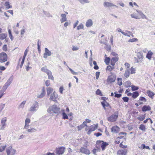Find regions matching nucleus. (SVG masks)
<instances>
[{
    "mask_svg": "<svg viewBox=\"0 0 155 155\" xmlns=\"http://www.w3.org/2000/svg\"><path fill=\"white\" fill-rule=\"evenodd\" d=\"M84 28V25L82 23L80 24L77 27V29L78 30H80L81 29H83Z\"/></svg>",
    "mask_w": 155,
    "mask_h": 155,
    "instance_id": "45",
    "label": "nucleus"
},
{
    "mask_svg": "<svg viewBox=\"0 0 155 155\" xmlns=\"http://www.w3.org/2000/svg\"><path fill=\"white\" fill-rule=\"evenodd\" d=\"M45 84L47 86H49L50 84V81L48 80H47L45 82Z\"/></svg>",
    "mask_w": 155,
    "mask_h": 155,
    "instance_id": "58",
    "label": "nucleus"
},
{
    "mask_svg": "<svg viewBox=\"0 0 155 155\" xmlns=\"http://www.w3.org/2000/svg\"><path fill=\"white\" fill-rule=\"evenodd\" d=\"M6 147V145H5L4 146H0V152L3 151L5 149Z\"/></svg>",
    "mask_w": 155,
    "mask_h": 155,
    "instance_id": "43",
    "label": "nucleus"
},
{
    "mask_svg": "<svg viewBox=\"0 0 155 155\" xmlns=\"http://www.w3.org/2000/svg\"><path fill=\"white\" fill-rule=\"evenodd\" d=\"M153 54V53L151 51H149L147 54L146 58L150 60Z\"/></svg>",
    "mask_w": 155,
    "mask_h": 155,
    "instance_id": "27",
    "label": "nucleus"
},
{
    "mask_svg": "<svg viewBox=\"0 0 155 155\" xmlns=\"http://www.w3.org/2000/svg\"><path fill=\"white\" fill-rule=\"evenodd\" d=\"M137 56L139 60V61H137V62H140V63H142L143 58V54L140 52H138L137 54Z\"/></svg>",
    "mask_w": 155,
    "mask_h": 155,
    "instance_id": "13",
    "label": "nucleus"
},
{
    "mask_svg": "<svg viewBox=\"0 0 155 155\" xmlns=\"http://www.w3.org/2000/svg\"><path fill=\"white\" fill-rule=\"evenodd\" d=\"M118 60V57H115L112 58L111 60V64L112 66H114L115 62L117 61Z\"/></svg>",
    "mask_w": 155,
    "mask_h": 155,
    "instance_id": "20",
    "label": "nucleus"
},
{
    "mask_svg": "<svg viewBox=\"0 0 155 155\" xmlns=\"http://www.w3.org/2000/svg\"><path fill=\"white\" fill-rule=\"evenodd\" d=\"M3 50L5 51H6L7 50V45H4L3 47Z\"/></svg>",
    "mask_w": 155,
    "mask_h": 155,
    "instance_id": "62",
    "label": "nucleus"
},
{
    "mask_svg": "<svg viewBox=\"0 0 155 155\" xmlns=\"http://www.w3.org/2000/svg\"><path fill=\"white\" fill-rule=\"evenodd\" d=\"M120 131V128L117 126H114L111 128V132L114 133H117Z\"/></svg>",
    "mask_w": 155,
    "mask_h": 155,
    "instance_id": "14",
    "label": "nucleus"
},
{
    "mask_svg": "<svg viewBox=\"0 0 155 155\" xmlns=\"http://www.w3.org/2000/svg\"><path fill=\"white\" fill-rule=\"evenodd\" d=\"M25 129L27 130V132H25V133H29L31 134L36 131V129L33 127H30L29 129L28 128V129Z\"/></svg>",
    "mask_w": 155,
    "mask_h": 155,
    "instance_id": "23",
    "label": "nucleus"
},
{
    "mask_svg": "<svg viewBox=\"0 0 155 155\" xmlns=\"http://www.w3.org/2000/svg\"><path fill=\"white\" fill-rule=\"evenodd\" d=\"M124 102H127L128 101L129 98L127 97H124L122 98Z\"/></svg>",
    "mask_w": 155,
    "mask_h": 155,
    "instance_id": "59",
    "label": "nucleus"
},
{
    "mask_svg": "<svg viewBox=\"0 0 155 155\" xmlns=\"http://www.w3.org/2000/svg\"><path fill=\"white\" fill-rule=\"evenodd\" d=\"M53 90L51 87H48L47 88V93L48 95H49L51 93L53 92Z\"/></svg>",
    "mask_w": 155,
    "mask_h": 155,
    "instance_id": "30",
    "label": "nucleus"
},
{
    "mask_svg": "<svg viewBox=\"0 0 155 155\" xmlns=\"http://www.w3.org/2000/svg\"><path fill=\"white\" fill-rule=\"evenodd\" d=\"M114 68V66H111L110 65H108L107 66L106 70L110 71H111Z\"/></svg>",
    "mask_w": 155,
    "mask_h": 155,
    "instance_id": "34",
    "label": "nucleus"
},
{
    "mask_svg": "<svg viewBox=\"0 0 155 155\" xmlns=\"http://www.w3.org/2000/svg\"><path fill=\"white\" fill-rule=\"evenodd\" d=\"M61 114L63 116V119H67L68 118V115L64 112H63Z\"/></svg>",
    "mask_w": 155,
    "mask_h": 155,
    "instance_id": "41",
    "label": "nucleus"
},
{
    "mask_svg": "<svg viewBox=\"0 0 155 155\" xmlns=\"http://www.w3.org/2000/svg\"><path fill=\"white\" fill-rule=\"evenodd\" d=\"M43 13L44 14L46 15L47 17H52V15H51L48 12L44 11Z\"/></svg>",
    "mask_w": 155,
    "mask_h": 155,
    "instance_id": "42",
    "label": "nucleus"
},
{
    "mask_svg": "<svg viewBox=\"0 0 155 155\" xmlns=\"http://www.w3.org/2000/svg\"><path fill=\"white\" fill-rule=\"evenodd\" d=\"M97 143H101V142H102V143L101 144V149L102 150H105V148L108 145V143L106 142H103V141H97Z\"/></svg>",
    "mask_w": 155,
    "mask_h": 155,
    "instance_id": "15",
    "label": "nucleus"
},
{
    "mask_svg": "<svg viewBox=\"0 0 155 155\" xmlns=\"http://www.w3.org/2000/svg\"><path fill=\"white\" fill-rule=\"evenodd\" d=\"M151 110V108L149 106L146 105L144 106L142 108V110L143 111H145L149 110Z\"/></svg>",
    "mask_w": 155,
    "mask_h": 155,
    "instance_id": "29",
    "label": "nucleus"
},
{
    "mask_svg": "<svg viewBox=\"0 0 155 155\" xmlns=\"http://www.w3.org/2000/svg\"><path fill=\"white\" fill-rule=\"evenodd\" d=\"M7 37V34L5 33L0 34V39L3 40Z\"/></svg>",
    "mask_w": 155,
    "mask_h": 155,
    "instance_id": "33",
    "label": "nucleus"
},
{
    "mask_svg": "<svg viewBox=\"0 0 155 155\" xmlns=\"http://www.w3.org/2000/svg\"><path fill=\"white\" fill-rule=\"evenodd\" d=\"M47 75L48 76L49 79L52 80H54V78L53 76L52 75V74L51 71H50V73L49 74H47Z\"/></svg>",
    "mask_w": 155,
    "mask_h": 155,
    "instance_id": "46",
    "label": "nucleus"
},
{
    "mask_svg": "<svg viewBox=\"0 0 155 155\" xmlns=\"http://www.w3.org/2000/svg\"><path fill=\"white\" fill-rule=\"evenodd\" d=\"M58 97V95L55 91L51 94L49 99L51 101H56L57 98Z\"/></svg>",
    "mask_w": 155,
    "mask_h": 155,
    "instance_id": "12",
    "label": "nucleus"
},
{
    "mask_svg": "<svg viewBox=\"0 0 155 155\" xmlns=\"http://www.w3.org/2000/svg\"><path fill=\"white\" fill-rule=\"evenodd\" d=\"M31 120L29 118H26L25 120V125L23 129H28L29 128V124L30 123Z\"/></svg>",
    "mask_w": 155,
    "mask_h": 155,
    "instance_id": "17",
    "label": "nucleus"
},
{
    "mask_svg": "<svg viewBox=\"0 0 155 155\" xmlns=\"http://www.w3.org/2000/svg\"><path fill=\"white\" fill-rule=\"evenodd\" d=\"M101 104L102 105L104 110H106V107H107L109 106V104L108 102L106 101H104L101 103Z\"/></svg>",
    "mask_w": 155,
    "mask_h": 155,
    "instance_id": "25",
    "label": "nucleus"
},
{
    "mask_svg": "<svg viewBox=\"0 0 155 155\" xmlns=\"http://www.w3.org/2000/svg\"><path fill=\"white\" fill-rule=\"evenodd\" d=\"M96 93L97 95H101V92L99 89H98L96 91Z\"/></svg>",
    "mask_w": 155,
    "mask_h": 155,
    "instance_id": "63",
    "label": "nucleus"
},
{
    "mask_svg": "<svg viewBox=\"0 0 155 155\" xmlns=\"http://www.w3.org/2000/svg\"><path fill=\"white\" fill-rule=\"evenodd\" d=\"M7 155H14L16 152V150L13 148L11 146L8 147L6 149Z\"/></svg>",
    "mask_w": 155,
    "mask_h": 155,
    "instance_id": "2",
    "label": "nucleus"
},
{
    "mask_svg": "<svg viewBox=\"0 0 155 155\" xmlns=\"http://www.w3.org/2000/svg\"><path fill=\"white\" fill-rule=\"evenodd\" d=\"M61 16L62 18L60 19V21L61 23H63L67 21V18L66 17V15L65 14H62L61 15Z\"/></svg>",
    "mask_w": 155,
    "mask_h": 155,
    "instance_id": "24",
    "label": "nucleus"
},
{
    "mask_svg": "<svg viewBox=\"0 0 155 155\" xmlns=\"http://www.w3.org/2000/svg\"><path fill=\"white\" fill-rule=\"evenodd\" d=\"M120 146L121 148H123V149H125L127 148V145H124L123 144H122V143H120Z\"/></svg>",
    "mask_w": 155,
    "mask_h": 155,
    "instance_id": "57",
    "label": "nucleus"
},
{
    "mask_svg": "<svg viewBox=\"0 0 155 155\" xmlns=\"http://www.w3.org/2000/svg\"><path fill=\"white\" fill-rule=\"evenodd\" d=\"M110 61V58L109 57H106L104 60V62L107 65L109 64Z\"/></svg>",
    "mask_w": 155,
    "mask_h": 155,
    "instance_id": "38",
    "label": "nucleus"
},
{
    "mask_svg": "<svg viewBox=\"0 0 155 155\" xmlns=\"http://www.w3.org/2000/svg\"><path fill=\"white\" fill-rule=\"evenodd\" d=\"M5 105V104L1 103L0 105V111H1L4 108Z\"/></svg>",
    "mask_w": 155,
    "mask_h": 155,
    "instance_id": "51",
    "label": "nucleus"
},
{
    "mask_svg": "<svg viewBox=\"0 0 155 155\" xmlns=\"http://www.w3.org/2000/svg\"><path fill=\"white\" fill-rule=\"evenodd\" d=\"M52 54L50 51L47 48H45V53L43 54V58L46 59L48 56H50Z\"/></svg>",
    "mask_w": 155,
    "mask_h": 155,
    "instance_id": "9",
    "label": "nucleus"
},
{
    "mask_svg": "<svg viewBox=\"0 0 155 155\" xmlns=\"http://www.w3.org/2000/svg\"><path fill=\"white\" fill-rule=\"evenodd\" d=\"M147 93L148 94L149 96L151 98H152V97H153V96L154 95V94L153 93L150 91H147Z\"/></svg>",
    "mask_w": 155,
    "mask_h": 155,
    "instance_id": "35",
    "label": "nucleus"
},
{
    "mask_svg": "<svg viewBox=\"0 0 155 155\" xmlns=\"http://www.w3.org/2000/svg\"><path fill=\"white\" fill-rule=\"evenodd\" d=\"M81 4H84L85 3H89L90 2L88 0H78Z\"/></svg>",
    "mask_w": 155,
    "mask_h": 155,
    "instance_id": "39",
    "label": "nucleus"
},
{
    "mask_svg": "<svg viewBox=\"0 0 155 155\" xmlns=\"http://www.w3.org/2000/svg\"><path fill=\"white\" fill-rule=\"evenodd\" d=\"M5 90H4L2 88V89L0 91V96H1V97L4 94V92L5 91Z\"/></svg>",
    "mask_w": 155,
    "mask_h": 155,
    "instance_id": "52",
    "label": "nucleus"
},
{
    "mask_svg": "<svg viewBox=\"0 0 155 155\" xmlns=\"http://www.w3.org/2000/svg\"><path fill=\"white\" fill-rule=\"evenodd\" d=\"M5 5L6 7V9H8L9 8H12V5H10L9 3L8 2H5Z\"/></svg>",
    "mask_w": 155,
    "mask_h": 155,
    "instance_id": "32",
    "label": "nucleus"
},
{
    "mask_svg": "<svg viewBox=\"0 0 155 155\" xmlns=\"http://www.w3.org/2000/svg\"><path fill=\"white\" fill-rule=\"evenodd\" d=\"M100 73L99 72H97L96 73V78L97 79H98L99 75Z\"/></svg>",
    "mask_w": 155,
    "mask_h": 155,
    "instance_id": "61",
    "label": "nucleus"
},
{
    "mask_svg": "<svg viewBox=\"0 0 155 155\" xmlns=\"http://www.w3.org/2000/svg\"><path fill=\"white\" fill-rule=\"evenodd\" d=\"M45 94V90L44 87H43L41 93L40 94H38L37 97L39 98H41L44 97Z\"/></svg>",
    "mask_w": 155,
    "mask_h": 155,
    "instance_id": "22",
    "label": "nucleus"
},
{
    "mask_svg": "<svg viewBox=\"0 0 155 155\" xmlns=\"http://www.w3.org/2000/svg\"><path fill=\"white\" fill-rule=\"evenodd\" d=\"M6 121V117L3 118L1 120V130H4L5 128V123Z\"/></svg>",
    "mask_w": 155,
    "mask_h": 155,
    "instance_id": "18",
    "label": "nucleus"
},
{
    "mask_svg": "<svg viewBox=\"0 0 155 155\" xmlns=\"http://www.w3.org/2000/svg\"><path fill=\"white\" fill-rule=\"evenodd\" d=\"M93 24V21L92 19H89L86 21L85 25L87 27L91 26Z\"/></svg>",
    "mask_w": 155,
    "mask_h": 155,
    "instance_id": "19",
    "label": "nucleus"
},
{
    "mask_svg": "<svg viewBox=\"0 0 155 155\" xmlns=\"http://www.w3.org/2000/svg\"><path fill=\"white\" fill-rule=\"evenodd\" d=\"M69 70L71 71V73L73 74V75H76L78 74V73L77 72H74L73 70L70 68L69 67H68Z\"/></svg>",
    "mask_w": 155,
    "mask_h": 155,
    "instance_id": "53",
    "label": "nucleus"
},
{
    "mask_svg": "<svg viewBox=\"0 0 155 155\" xmlns=\"http://www.w3.org/2000/svg\"><path fill=\"white\" fill-rule=\"evenodd\" d=\"M131 84V83L130 81H127L125 83V86L127 87H130Z\"/></svg>",
    "mask_w": 155,
    "mask_h": 155,
    "instance_id": "50",
    "label": "nucleus"
},
{
    "mask_svg": "<svg viewBox=\"0 0 155 155\" xmlns=\"http://www.w3.org/2000/svg\"><path fill=\"white\" fill-rule=\"evenodd\" d=\"M98 127L97 124H93L89 127V130L87 132L88 134H90L93 131L96 130Z\"/></svg>",
    "mask_w": 155,
    "mask_h": 155,
    "instance_id": "8",
    "label": "nucleus"
},
{
    "mask_svg": "<svg viewBox=\"0 0 155 155\" xmlns=\"http://www.w3.org/2000/svg\"><path fill=\"white\" fill-rule=\"evenodd\" d=\"M26 101H23L20 104L18 107L19 109H23L26 103Z\"/></svg>",
    "mask_w": 155,
    "mask_h": 155,
    "instance_id": "31",
    "label": "nucleus"
},
{
    "mask_svg": "<svg viewBox=\"0 0 155 155\" xmlns=\"http://www.w3.org/2000/svg\"><path fill=\"white\" fill-rule=\"evenodd\" d=\"M110 74H111V75L108 77L107 80V81L108 82L110 83L114 82L116 80V75L112 74V72H111Z\"/></svg>",
    "mask_w": 155,
    "mask_h": 155,
    "instance_id": "6",
    "label": "nucleus"
},
{
    "mask_svg": "<svg viewBox=\"0 0 155 155\" xmlns=\"http://www.w3.org/2000/svg\"><path fill=\"white\" fill-rule=\"evenodd\" d=\"M118 116V113L117 112H115L111 116L108 118V120L111 122H114L116 121Z\"/></svg>",
    "mask_w": 155,
    "mask_h": 155,
    "instance_id": "4",
    "label": "nucleus"
},
{
    "mask_svg": "<svg viewBox=\"0 0 155 155\" xmlns=\"http://www.w3.org/2000/svg\"><path fill=\"white\" fill-rule=\"evenodd\" d=\"M145 117V115L144 114L138 117H137V119L140 121H143V120L144 119Z\"/></svg>",
    "mask_w": 155,
    "mask_h": 155,
    "instance_id": "40",
    "label": "nucleus"
},
{
    "mask_svg": "<svg viewBox=\"0 0 155 155\" xmlns=\"http://www.w3.org/2000/svg\"><path fill=\"white\" fill-rule=\"evenodd\" d=\"M84 126H83V125L81 124L79 126H78V130H81L82 128L84 127Z\"/></svg>",
    "mask_w": 155,
    "mask_h": 155,
    "instance_id": "54",
    "label": "nucleus"
},
{
    "mask_svg": "<svg viewBox=\"0 0 155 155\" xmlns=\"http://www.w3.org/2000/svg\"><path fill=\"white\" fill-rule=\"evenodd\" d=\"M80 152L89 155L90 154V151L88 149L84 147H81L80 149Z\"/></svg>",
    "mask_w": 155,
    "mask_h": 155,
    "instance_id": "16",
    "label": "nucleus"
},
{
    "mask_svg": "<svg viewBox=\"0 0 155 155\" xmlns=\"http://www.w3.org/2000/svg\"><path fill=\"white\" fill-rule=\"evenodd\" d=\"M118 84L119 86H121L122 84V79L121 78H117Z\"/></svg>",
    "mask_w": 155,
    "mask_h": 155,
    "instance_id": "48",
    "label": "nucleus"
},
{
    "mask_svg": "<svg viewBox=\"0 0 155 155\" xmlns=\"http://www.w3.org/2000/svg\"><path fill=\"white\" fill-rule=\"evenodd\" d=\"M13 79L12 76L10 77L9 79L8 80L5 84L3 87L2 88L5 90H6L7 87L11 84Z\"/></svg>",
    "mask_w": 155,
    "mask_h": 155,
    "instance_id": "5",
    "label": "nucleus"
},
{
    "mask_svg": "<svg viewBox=\"0 0 155 155\" xmlns=\"http://www.w3.org/2000/svg\"><path fill=\"white\" fill-rule=\"evenodd\" d=\"M98 150L95 149H94L92 150V152L94 154L97 155L96 153L98 152Z\"/></svg>",
    "mask_w": 155,
    "mask_h": 155,
    "instance_id": "64",
    "label": "nucleus"
},
{
    "mask_svg": "<svg viewBox=\"0 0 155 155\" xmlns=\"http://www.w3.org/2000/svg\"><path fill=\"white\" fill-rule=\"evenodd\" d=\"M120 139L119 137H117L115 140V143L117 144H119L120 143Z\"/></svg>",
    "mask_w": 155,
    "mask_h": 155,
    "instance_id": "60",
    "label": "nucleus"
},
{
    "mask_svg": "<svg viewBox=\"0 0 155 155\" xmlns=\"http://www.w3.org/2000/svg\"><path fill=\"white\" fill-rule=\"evenodd\" d=\"M116 93H117L116 92H115L114 93L115 97H117V98H119V97H120L121 96V94H117Z\"/></svg>",
    "mask_w": 155,
    "mask_h": 155,
    "instance_id": "56",
    "label": "nucleus"
},
{
    "mask_svg": "<svg viewBox=\"0 0 155 155\" xmlns=\"http://www.w3.org/2000/svg\"><path fill=\"white\" fill-rule=\"evenodd\" d=\"M127 153L126 150H121L118 151L117 154L119 155H126Z\"/></svg>",
    "mask_w": 155,
    "mask_h": 155,
    "instance_id": "21",
    "label": "nucleus"
},
{
    "mask_svg": "<svg viewBox=\"0 0 155 155\" xmlns=\"http://www.w3.org/2000/svg\"><path fill=\"white\" fill-rule=\"evenodd\" d=\"M130 72L129 69L127 68L126 69L124 73V76L126 78H128L130 75Z\"/></svg>",
    "mask_w": 155,
    "mask_h": 155,
    "instance_id": "28",
    "label": "nucleus"
},
{
    "mask_svg": "<svg viewBox=\"0 0 155 155\" xmlns=\"http://www.w3.org/2000/svg\"><path fill=\"white\" fill-rule=\"evenodd\" d=\"M131 18H134L136 19H140V18L138 16L136 15L135 13H133L130 15Z\"/></svg>",
    "mask_w": 155,
    "mask_h": 155,
    "instance_id": "37",
    "label": "nucleus"
},
{
    "mask_svg": "<svg viewBox=\"0 0 155 155\" xmlns=\"http://www.w3.org/2000/svg\"><path fill=\"white\" fill-rule=\"evenodd\" d=\"M38 108V103L35 101L30 107L29 109L30 111H34L37 110Z\"/></svg>",
    "mask_w": 155,
    "mask_h": 155,
    "instance_id": "7",
    "label": "nucleus"
},
{
    "mask_svg": "<svg viewBox=\"0 0 155 155\" xmlns=\"http://www.w3.org/2000/svg\"><path fill=\"white\" fill-rule=\"evenodd\" d=\"M60 109L57 105H54L50 106L48 110V112L49 113L59 114L60 113Z\"/></svg>",
    "mask_w": 155,
    "mask_h": 155,
    "instance_id": "1",
    "label": "nucleus"
},
{
    "mask_svg": "<svg viewBox=\"0 0 155 155\" xmlns=\"http://www.w3.org/2000/svg\"><path fill=\"white\" fill-rule=\"evenodd\" d=\"M132 89L133 91H135L137 90L138 89V87L135 86L134 85H132L131 86Z\"/></svg>",
    "mask_w": 155,
    "mask_h": 155,
    "instance_id": "55",
    "label": "nucleus"
},
{
    "mask_svg": "<svg viewBox=\"0 0 155 155\" xmlns=\"http://www.w3.org/2000/svg\"><path fill=\"white\" fill-rule=\"evenodd\" d=\"M65 150V148L64 147H62L57 149L56 152L57 154L59 155L62 154L64 153Z\"/></svg>",
    "mask_w": 155,
    "mask_h": 155,
    "instance_id": "11",
    "label": "nucleus"
},
{
    "mask_svg": "<svg viewBox=\"0 0 155 155\" xmlns=\"http://www.w3.org/2000/svg\"><path fill=\"white\" fill-rule=\"evenodd\" d=\"M103 5L105 8H110L113 6L117 8H118L117 5H114L113 3L108 2H104Z\"/></svg>",
    "mask_w": 155,
    "mask_h": 155,
    "instance_id": "10",
    "label": "nucleus"
},
{
    "mask_svg": "<svg viewBox=\"0 0 155 155\" xmlns=\"http://www.w3.org/2000/svg\"><path fill=\"white\" fill-rule=\"evenodd\" d=\"M139 128L140 130L142 131H144L146 129L145 126L143 124L140 125V126Z\"/></svg>",
    "mask_w": 155,
    "mask_h": 155,
    "instance_id": "44",
    "label": "nucleus"
},
{
    "mask_svg": "<svg viewBox=\"0 0 155 155\" xmlns=\"http://www.w3.org/2000/svg\"><path fill=\"white\" fill-rule=\"evenodd\" d=\"M41 71L45 72L47 74H49L50 73V71L48 70L46 66H45L41 68Z\"/></svg>",
    "mask_w": 155,
    "mask_h": 155,
    "instance_id": "26",
    "label": "nucleus"
},
{
    "mask_svg": "<svg viewBox=\"0 0 155 155\" xmlns=\"http://www.w3.org/2000/svg\"><path fill=\"white\" fill-rule=\"evenodd\" d=\"M7 59L8 57L6 53L4 52L0 53V62H5L7 61Z\"/></svg>",
    "mask_w": 155,
    "mask_h": 155,
    "instance_id": "3",
    "label": "nucleus"
},
{
    "mask_svg": "<svg viewBox=\"0 0 155 155\" xmlns=\"http://www.w3.org/2000/svg\"><path fill=\"white\" fill-rule=\"evenodd\" d=\"M137 41V39L136 38L130 39L128 40L129 42H133Z\"/></svg>",
    "mask_w": 155,
    "mask_h": 155,
    "instance_id": "49",
    "label": "nucleus"
},
{
    "mask_svg": "<svg viewBox=\"0 0 155 155\" xmlns=\"http://www.w3.org/2000/svg\"><path fill=\"white\" fill-rule=\"evenodd\" d=\"M136 69L133 67H132L130 68V72L131 74H134L135 73Z\"/></svg>",
    "mask_w": 155,
    "mask_h": 155,
    "instance_id": "47",
    "label": "nucleus"
},
{
    "mask_svg": "<svg viewBox=\"0 0 155 155\" xmlns=\"http://www.w3.org/2000/svg\"><path fill=\"white\" fill-rule=\"evenodd\" d=\"M139 95V93L138 92L135 91L133 93L132 97L134 98H136Z\"/></svg>",
    "mask_w": 155,
    "mask_h": 155,
    "instance_id": "36",
    "label": "nucleus"
}]
</instances>
